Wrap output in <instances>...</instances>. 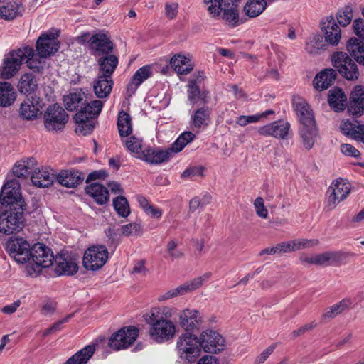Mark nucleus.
<instances>
[{
	"instance_id": "nucleus-24",
	"label": "nucleus",
	"mask_w": 364,
	"mask_h": 364,
	"mask_svg": "<svg viewBox=\"0 0 364 364\" xmlns=\"http://www.w3.org/2000/svg\"><path fill=\"white\" fill-rule=\"evenodd\" d=\"M293 105L302 126H309L315 123L313 112L304 99L299 97H294Z\"/></svg>"
},
{
	"instance_id": "nucleus-47",
	"label": "nucleus",
	"mask_w": 364,
	"mask_h": 364,
	"mask_svg": "<svg viewBox=\"0 0 364 364\" xmlns=\"http://www.w3.org/2000/svg\"><path fill=\"white\" fill-rule=\"evenodd\" d=\"M38 87L35 76L32 73H26L23 75L18 82V90L21 93L31 94Z\"/></svg>"
},
{
	"instance_id": "nucleus-4",
	"label": "nucleus",
	"mask_w": 364,
	"mask_h": 364,
	"mask_svg": "<svg viewBox=\"0 0 364 364\" xmlns=\"http://www.w3.org/2000/svg\"><path fill=\"white\" fill-rule=\"evenodd\" d=\"M332 65L340 75L348 80H356L359 77V71L356 63L343 51H337L331 55Z\"/></svg>"
},
{
	"instance_id": "nucleus-28",
	"label": "nucleus",
	"mask_w": 364,
	"mask_h": 364,
	"mask_svg": "<svg viewBox=\"0 0 364 364\" xmlns=\"http://www.w3.org/2000/svg\"><path fill=\"white\" fill-rule=\"evenodd\" d=\"M85 191L86 194L99 205H104L109 200V191L102 184L96 182L91 183L85 187Z\"/></svg>"
},
{
	"instance_id": "nucleus-12",
	"label": "nucleus",
	"mask_w": 364,
	"mask_h": 364,
	"mask_svg": "<svg viewBox=\"0 0 364 364\" xmlns=\"http://www.w3.org/2000/svg\"><path fill=\"white\" fill-rule=\"evenodd\" d=\"M58 33L57 31H50L42 34L36 43V50L40 58H46L53 55L59 48V42L57 40Z\"/></svg>"
},
{
	"instance_id": "nucleus-54",
	"label": "nucleus",
	"mask_w": 364,
	"mask_h": 364,
	"mask_svg": "<svg viewBox=\"0 0 364 364\" xmlns=\"http://www.w3.org/2000/svg\"><path fill=\"white\" fill-rule=\"evenodd\" d=\"M122 141L131 152L139 154L141 149L142 140L135 136L122 138Z\"/></svg>"
},
{
	"instance_id": "nucleus-33",
	"label": "nucleus",
	"mask_w": 364,
	"mask_h": 364,
	"mask_svg": "<svg viewBox=\"0 0 364 364\" xmlns=\"http://www.w3.org/2000/svg\"><path fill=\"white\" fill-rule=\"evenodd\" d=\"M55 176L46 168L39 169L35 166L31 176V181L35 186L46 188L52 185Z\"/></svg>"
},
{
	"instance_id": "nucleus-63",
	"label": "nucleus",
	"mask_w": 364,
	"mask_h": 364,
	"mask_svg": "<svg viewBox=\"0 0 364 364\" xmlns=\"http://www.w3.org/2000/svg\"><path fill=\"white\" fill-rule=\"evenodd\" d=\"M341 151L346 156H351L354 158H359L360 156V151L353 146L349 144H343L340 147Z\"/></svg>"
},
{
	"instance_id": "nucleus-45",
	"label": "nucleus",
	"mask_w": 364,
	"mask_h": 364,
	"mask_svg": "<svg viewBox=\"0 0 364 364\" xmlns=\"http://www.w3.org/2000/svg\"><path fill=\"white\" fill-rule=\"evenodd\" d=\"M117 128L121 138L127 137L132 132V118L124 111H121L118 114Z\"/></svg>"
},
{
	"instance_id": "nucleus-16",
	"label": "nucleus",
	"mask_w": 364,
	"mask_h": 364,
	"mask_svg": "<svg viewBox=\"0 0 364 364\" xmlns=\"http://www.w3.org/2000/svg\"><path fill=\"white\" fill-rule=\"evenodd\" d=\"M198 340L200 348L205 352L218 353L223 350L224 339L215 331H205L201 333Z\"/></svg>"
},
{
	"instance_id": "nucleus-17",
	"label": "nucleus",
	"mask_w": 364,
	"mask_h": 364,
	"mask_svg": "<svg viewBox=\"0 0 364 364\" xmlns=\"http://www.w3.org/2000/svg\"><path fill=\"white\" fill-rule=\"evenodd\" d=\"M90 48L94 55L105 56L112 53L114 45L105 33L100 32L90 37Z\"/></svg>"
},
{
	"instance_id": "nucleus-3",
	"label": "nucleus",
	"mask_w": 364,
	"mask_h": 364,
	"mask_svg": "<svg viewBox=\"0 0 364 364\" xmlns=\"http://www.w3.org/2000/svg\"><path fill=\"white\" fill-rule=\"evenodd\" d=\"M31 259L33 264L29 263L26 271L29 276H36L42 268L50 267L55 257L50 248L43 244L38 243L33 245L31 251Z\"/></svg>"
},
{
	"instance_id": "nucleus-44",
	"label": "nucleus",
	"mask_w": 364,
	"mask_h": 364,
	"mask_svg": "<svg viewBox=\"0 0 364 364\" xmlns=\"http://www.w3.org/2000/svg\"><path fill=\"white\" fill-rule=\"evenodd\" d=\"M300 135L302 138V143L305 149H311L318 135L317 129L315 123L313 124L302 126L300 128Z\"/></svg>"
},
{
	"instance_id": "nucleus-25",
	"label": "nucleus",
	"mask_w": 364,
	"mask_h": 364,
	"mask_svg": "<svg viewBox=\"0 0 364 364\" xmlns=\"http://www.w3.org/2000/svg\"><path fill=\"white\" fill-rule=\"evenodd\" d=\"M152 75V68L151 65H146L136 71L131 82L127 85V94L129 97L134 95L138 87L148 78Z\"/></svg>"
},
{
	"instance_id": "nucleus-57",
	"label": "nucleus",
	"mask_w": 364,
	"mask_h": 364,
	"mask_svg": "<svg viewBox=\"0 0 364 364\" xmlns=\"http://www.w3.org/2000/svg\"><path fill=\"white\" fill-rule=\"evenodd\" d=\"M188 98L192 104H196L200 95V90L196 84V80H190L188 85Z\"/></svg>"
},
{
	"instance_id": "nucleus-31",
	"label": "nucleus",
	"mask_w": 364,
	"mask_h": 364,
	"mask_svg": "<svg viewBox=\"0 0 364 364\" xmlns=\"http://www.w3.org/2000/svg\"><path fill=\"white\" fill-rule=\"evenodd\" d=\"M81 172L76 170L63 171L56 176L58 182L67 188L77 186L83 181Z\"/></svg>"
},
{
	"instance_id": "nucleus-26",
	"label": "nucleus",
	"mask_w": 364,
	"mask_h": 364,
	"mask_svg": "<svg viewBox=\"0 0 364 364\" xmlns=\"http://www.w3.org/2000/svg\"><path fill=\"white\" fill-rule=\"evenodd\" d=\"M336 77L337 73L334 69H325L315 76L313 80L314 87L318 91L327 90L333 84Z\"/></svg>"
},
{
	"instance_id": "nucleus-32",
	"label": "nucleus",
	"mask_w": 364,
	"mask_h": 364,
	"mask_svg": "<svg viewBox=\"0 0 364 364\" xmlns=\"http://www.w3.org/2000/svg\"><path fill=\"white\" fill-rule=\"evenodd\" d=\"M113 85L114 82L112 78L99 75L94 81V92L98 98H105L109 95Z\"/></svg>"
},
{
	"instance_id": "nucleus-53",
	"label": "nucleus",
	"mask_w": 364,
	"mask_h": 364,
	"mask_svg": "<svg viewBox=\"0 0 364 364\" xmlns=\"http://www.w3.org/2000/svg\"><path fill=\"white\" fill-rule=\"evenodd\" d=\"M28 48L31 50V53L24 60V63L27 64L28 67L31 70H33L35 72L42 71L44 68L45 62L39 59L38 57L34 55V51L31 47L28 46Z\"/></svg>"
},
{
	"instance_id": "nucleus-29",
	"label": "nucleus",
	"mask_w": 364,
	"mask_h": 364,
	"mask_svg": "<svg viewBox=\"0 0 364 364\" xmlns=\"http://www.w3.org/2000/svg\"><path fill=\"white\" fill-rule=\"evenodd\" d=\"M327 46L323 36L313 33L306 38L304 49L308 54L315 56L327 50Z\"/></svg>"
},
{
	"instance_id": "nucleus-41",
	"label": "nucleus",
	"mask_w": 364,
	"mask_h": 364,
	"mask_svg": "<svg viewBox=\"0 0 364 364\" xmlns=\"http://www.w3.org/2000/svg\"><path fill=\"white\" fill-rule=\"evenodd\" d=\"M16 98L14 87L8 82H0V107L11 106Z\"/></svg>"
},
{
	"instance_id": "nucleus-46",
	"label": "nucleus",
	"mask_w": 364,
	"mask_h": 364,
	"mask_svg": "<svg viewBox=\"0 0 364 364\" xmlns=\"http://www.w3.org/2000/svg\"><path fill=\"white\" fill-rule=\"evenodd\" d=\"M265 0H249L244 6L245 14L250 18L260 15L266 9Z\"/></svg>"
},
{
	"instance_id": "nucleus-27",
	"label": "nucleus",
	"mask_w": 364,
	"mask_h": 364,
	"mask_svg": "<svg viewBox=\"0 0 364 364\" xmlns=\"http://www.w3.org/2000/svg\"><path fill=\"white\" fill-rule=\"evenodd\" d=\"M55 262V272L58 276L73 275L78 270L77 263L71 258L65 257V255L56 256Z\"/></svg>"
},
{
	"instance_id": "nucleus-49",
	"label": "nucleus",
	"mask_w": 364,
	"mask_h": 364,
	"mask_svg": "<svg viewBox=\"0 0 364 364\" xmlns=\"http://www.w3.org/2000/svg\"><path fill=\"white\" fill-rule=\"evenodd\" d=\"M291 252L292 251L290 242L289 241L279 243L273 247L264 248L259 252V255L262 256L264 255H281Z\"/></svg>"
},
{
	"instance_id": "nucleus-52",
	"label": "nucleus",
	"mask_w": 364,
	"mask_h": 364,
	"mask_svg": "<svg viewBox=\"0 0 364 364\" xmlns=\"http://www.w3.org/2000/svg\"><path fill=\"white\" fill-rule=\"evenodd\" d=\"M195 138V134L191 132L182 133L172 145V150L174 152L181 151L188 144Z\"/></svg>"
},
{
	"instance_id": "nucleus-50",
	"label": "nucleus",
	"mask_w": 364,
	"mask_h": 364,
	"mask_svg": "<svg viewBox=\"0 0 364 364\" xmlns=\"http://www.w3.org/2000/svg\"><path fill=\"white\" fill-rule=\"evenodd\" d=\"M166 252V255H164V258L171 261L178 259L184 255L183 252L178 248V242L174 240L167 242Z\"/></svg>"
},
{
	"instance_id": "nucleus-55",
	"label": "nucleus",
	"mask_w": 364,
	"mask_h": 364,
	"mask_svg": "<svg viewBox=\"0 0 364 364\" xmlns=\"http://www.w3.org/2000/svg\"><path fill=\"white\" fill-rule=\"evenodd\" d=\"M122 235L126 237L139 236L143 233L141 224L138 223H131L121 228Z\"/></svg>"
},
{
	"instance_id": "nucleus-6",
	"label": "nucleus",
	"mask_w": 364,
	"mask_h": 364,
	"mask_svg": "<svg viewBox=\"0 0 364 364\" xmlns=\"http://www.w3.org/2000/svg\"><path fill=\"white\" fill-rule=\"evenodd\" d=\"M31 53L28 46H25L14 50L9 54L4 60L3 65L0 68V75L3 79H10L20 69L24 60Z\"/></svg>"
},
{
	"instance_id": "nucleus-10",
	"label": "nucleus",
	"mask_w": 364,
	"mask_h": 364,
	"mask_svg": "<svg viewBox=\"0 0 364 364\" xmlns=\"http://www.w3.org/2000/svg\"><path fill=\"white\" fill-rule=\"evenodd\" d=\"M43 118L48 131H61L68 122V115L62 107L55 104L48 106Z\"/></svg>"
},
{
	"instance_id": "nucleus-13",
	"label": "nucleus",
	"mask_w": 364,
	"mask_h": 364,
	"mask_svg": "<svg viewBox=\"0 0 364 364\" xmlns=\"http://www.w3.org/2000/svg\"><path fill=\"white\" fill-rule=\"evenodd\" d=\"M0 200L1 205H22L25 203L21 186L17 181L11 180L4 185L0 193Z\"/></svg>"
},
{
	"instance_id": "nucleus-59",
	"label": "nucleus",
	"mask_w": 364,
	"mask_h": 364,
	"mask_svg": "<svg viewBox=\"0 0 364 364\" xmlns=\"http://www.w3.org/2000/svg\"><path fill=\"white\" fill-rule=\"evenodd\" d=\"M291 245V251H296L300 250L301 248H307L313 246H316L318 244V240L317 239L312 240H294L292 241H289Z\"/></svg>"
},
{
	"instance_id": "nucleus-11",
	"label": "nucleus",
	"mask_w": 364,
	"mask_h": 364,
	"mask_svg": "<svg viewBox=\"0 0 364 364\" xmlns=\"http://www.w3.org/2000/svg\"><path fill=\"white\" fill-rule=\"evenodd\" d=\"M211 272H205L203 276L194 278L193 279L160 295L158 300L159 301H166L173 297L183 295L187 292L194 291L200 287L205 281L208 280L211 277Z\"/></svg>"
},
{
	"instance_id": "nucleus-58",
	"label": "nucleus",
	"mask_w": 364,
	"mask_h": 364,
	"mask_svg": "<svg viewBox=\"0 0 364 364\" xmlns=\"http://www.w3.org/2000/svg\"><path fill=\"white\" fill-rule=\"evenodd\" d=\"M362 95V93H360ZM363 99L360 100L350 99L349 105L348 107V112L353 115H360L364 112V93H363Z\"/></svg>"
},
{
	"instance_id": "nucleus-30",
	"label": "nucleus",
	"mask_w": 364,
	"mask_h": 364,
	"mask_svg": "<svg viewBox=\"0 0 364 364\" xmlns=\"http://www.w3.org/2000/svg\"><path fill=\"white\" fill-rule=\"evenodd\" d=\"M37 161L34 158H27L18 161L12 168L13 174L19 178H27L35 168Z\"/></svg>"
},
{
	"instance_id": "nucleus-61",
	"label": "nucleus",
	"mask_w": 364,
	"mask_h": 364,
	"mask_svg": "<svg viewBox=\"0 0 364 364\" xmlns=\"http://www.w3.org/2000/svg\"><path fill=\"white\" fill-rule=\"evenodd\" d=\"M73 314H68L65 318H63V319H61V320L57 321L56 323H55L50 328L46 329L43 332V336L46 337V336H48V335H50L51 333H55L57 331H60L62 329V328H63V325L65 323H67L73 317Z\"/></svg>"
},
{
	"instance_id": "nucleus-60",
	"label": "nucleus",
	"mask_w": 364,
	"mask_h": 364,
	"mask_svg": "<svg viewBox=\"0 0 364 364\" xmlns=\"http://www.w3.org/2000/svg\"><path fill=\"white\" fill-rule=\"evenodd\" d=\"M75 122L77 124L76 132L80 133L84 136L91 133L95 127L93 119H84L83 122Z\"/></svg>"
},
{
	"instance_id": "nucleus-48",
	"label": "nucleus",
	"mask_w": 364,
	"mask_h": 364,
	"mask_svg": "<svg viewBox=\"0 0 364 364\" xmlns=\"http://www.w3.org/2000/svg\"><path fill=\"white\" fill-rule=\"evenodd\" d=\"M210 118V111L208 107L198 109L192 117L193 124L195 127L200 128L208 125Z\"/></svg>"
},
{
	"instance_id": "nucleus-21",
	"label": "nucleus",
	"mask_w": 364,
	"mask_h": 364,
	"mask_svg": "<svg viewBox=\"0 0 364 364\" xmlns=\"http://www.w3.org/2000/svg\"><path fill=\"white\" fill-rule=\"evenodd\" d=\"M241 0H220L223 11V18L230 26L235 27L239 21V4Z\"/></svg>"
},
{
	"instance_id": "nucleus-51",
	"label": "nucleus",
	"mask_w": 364,
	"mask_h": 364,
	"mask_svg": "<svg viewBox=\"0 0 364 364\" xmlns=\"http://www.w3.org/2000/svg\"><path fill=\"white\" fill-rule=\"evenodd\" d=\"M353 18V8L350 5H346L338 10L336 14V22L338 21L341 26L349 25Z\"/></svg>"
},
{
	"instance_id": "nucleus-62",
	"label": "nucleus",
	"mask_w": 364,
	"mask_h": 364,
	"mask_svg": "<svg viewBox=\"0 0 364 364\" xmlns=\"http://www.w3.org/2000/svg\"><path fill=\"white\" fill-rule=\"evenodd\" d=\"M358 126V124L355 123L351 122L350 121H345L341 123L340 128L343 134L350 136L354 139Z\"/></svg>"
},
{
	"instance_id": "nucleus-38",
	"label": "nucleus",
	"mask_w": 364,
	"mask_h": 364,
	"mask_svg": "<svg viewBox=\"0 0 364 364\" xmlns=\"http://www.w3.org/2000/svg\"><path fill=\"white\" fill-rule=\"evenodd\" d=\"M346 96L343 91L338 87H334L329 91L328 102L330 107L335 111H341L345 109Z\"/></svg>"
},
{
	"instance_id": "nucleus-42",
	"label": "nucleus",
	"mask_w": 364,
	"mask_h": 364,
	"mask_svg": "<svg viewBox=\"0 0 364 364\" xmlns=\"http://www.w3.org/2000/svg\"><path fill=\"white\" fill-rule=\"evenodd\" d=\"M351 305V299L349 298H345L339 302L327 308L322 314V319L326 321L327 319L333 318L345 310L348 309Z\"/></svg>"
},
{
	"instance_id": "nucleus-15",
	"label": "nucleus",
	"mask_w": 364,
	"mask_h": 364,
	"mask_svg": "<svg viewBox=\"0 0 364 364\" xmlns=\"http://www.w3.org/2000/svg\"><path fill=\"white\" fill-rule=\"evenodd\" d=\"M350 191L351 186L347 181L341 178L333 181L326 192L328 202L333 204L341 203L348 196Z\"/></svg>"
},
{
	"instance_id": "nucleus-8",
	"label": "nucleus",
	"mask_w": 364,
	"mask_h": 364,
	"mask_svg": "<svg viewBox=\"0 0 364 364\" xmlns=\"http://www.w3.org/2000/svg\"><path fill=\"white\" fill-rule=\"evenodd\" d=\"M139 332V328L134 326L123 327L112 335L109 346L115 350L126 349L134 343Z\"/></svg>"
},
{
	"instance_id": "nucleus-40",
	"label": "nucleus",
	"mask_w": 364,
	"mask_h": 364,
	"mask_svg": "<svg viewBox=\"0 0 364 364\" xmlns=\"http://www.w3.org/2000/svg\"><path fill=\"white\" fill-rule=\"evenodd\" d=\"M86 95L81 90H76L69 95L64 96L63 102L65 108L68 111L75 110L86 102Z\"/></svg>"
},
{
	"instance_id": "nucleus-56",
	"label": "nucleus",
	"mask_w": 364,
	"mask_h": 364,
	"mask_svg": "<svg viewBox=\"0 0 364 364\" xmlns=\"http://www.w3.org/2000/svg\"><path fill=\"white\" fill-rule=\"evenodd\" d=\"M205 9L213 18L218 17L223 11L220 0H203Z\"/></svg>"
},
{
	"instance_id": "nucleus-39",
	"label": "nucleus",
	"mask_w": 364,
	"mask_h": 364,
	"mask_svg": "<svg viewBox=\"0 0 364 364\" xmlns=\"http://www.w3.org/2000/svg\"><path fill=\"white\" fill-rule=\"evenodd\" d=\"M170 64L174 70L180 75H186L193 69L191 59L182 55H174L171 59Z\"/></svg>"
},
{
	"instance_id": "nucleus-1",
	"label": "nucleus",
	"mask_w": 364,
	"mask_h": 364,
	"mask_svg": "<svg viewBox=\"0 0 364 364\" xmlns=\"http://www.w3.org/2000/svg\"><path fill=\"white\" fill-rule=\"evenodd\" d=\"M177 312L176 308L167 306L156 308L151 312L146 322L150 324L149 336L157 343L172 340L176 332V326L171 320Z\"/></svg>"
},
{
	"instance_id": "nucleus-36",
	"label": "nucleus",
	"mask_w": 364,
	"mask_h": 364,
	"mask_svg": "<svg viewBox=\"0 0 364 364\" xmlns=\"http://www.w3.org/2000/svg\"><path fill=\"white\" fill-rule=\"evenodd\" d=\"M96 350L95 344H90L72 355L65 364H87Z\"/></svg>"
},
{
	"instance_id": "nucleus-7",
	"label": "nucleus",
	"mask_w": 364,
	"mask_h": 364,
	"mask_svg": "<svg viewBox=\"0 0 364 364\" xmlns=\"http://www.w3.org/2000/svg\"><path fill=\"white\" fill-rule=\"evenodd\" d=\"M108 250L105 245H93L84 254L83 265L87 270L97 271L101 269L108 260Z\"/></svg>"
},
{
	"instance_id": "nucleus-22",
	"label": "nucleus",
	"mask_w": 364,
	"mask_h": 364,
	"mask_svg": "<svg viewBox=\"0 0 364 364\" xmlns=\"http://www.w3.org/2000/svg\"><path fill=\"white\" fill-rule=\"evenodd\" d=\"M290 128V124L279 120L261 127L258 132L263 136H271L278 139H286Z\"/></svg>"
},
{
	"instance_id": "nucleus-43",
	"label": "nucleus",
	"mask_w": 364,
	"mask_h": 364,
	"mask_svg": "<svg viewBox=\"0 0 364 364\" xmlns=\"http://www.w3.org/2000/svg\"><path fill=\"white\" fill-rule=\"evenodd\" d=\"M360 42L356 38H350L346 43V50L360 65H364V45Z\"/></svg>"
},
{
	"instance_id": "nucleus-20",
	"label": "nucleus",
	"mask_w": 364,
	"mask_h": 364,
	"mask_svg": "<svg viewBox=\"0 0 364 364\" xmlns=\"http://www.w3.org/2000/svg\"><path fill=\"white\" fill-rule=\"evenodd\" d=\"M41 109L40 98L31 97L26 99L20 104L18 115L23 120H34L37 118Z\"/></svg>"
},
{
	"instance_id": "nucleus-2",
	"label": "nucleus",
	"mask_w": 364,
	"mask_h": 364,
	"mask_svg": "<svg viewBox=\"0 0 364 364\" xmlns=\"http://www.w3.org/2000/svg\"><path fill=\"white\" fill-rule=\"evenodd\" d=\"M5 210H1L0 232L5 235L13 234L22 229L24 223L23 206H4Z\"/></svg>"
},
{
	"instance_id": "nucleus-35",
	"label": "nucleus",
	"mask_w": 364,
	"mask_h": 364,
	"mask_svg": "<svg viewBox=\"0 0 364 364\" xmlns=\"http://www.w3.org/2000/svg\"><path fill=\"white\" fill-rule=\"evenodd\" d=\"M24 7L21 2L10 1L0 8L1 18L10 21L23 15Z\"/></svg>"
},
{
	"instance_id": "nucleus-64",
	"label": "nucleus",
	"mask_w": 364,
	"mask_h": 364,
	"mask_svg": "<svg viewBox=\"0 0 364 364\" xmlns=\"http://www.w3.org/2000/svg\"><path fill=\"white\" fill-rule=\"evenodd\" d=\"M353 29L360 40H364V20L358 18L353 22Z\"/></svg>"
},
{
	"instance_id": "nucleus-5",
	"label": "nucleus",
	"mask_w": 364,
	"mask_h": 364,
	"mask_svg": "<svg viewBox=\"0 0 364 364\" xmlns=\"http://www.w3.org/2000/svg\"><path fill=\"white\" fill-rule=\"evenodd\" d=\"M176 348L179 356L189 362L194 361L200 354L199 340L190 332H186L179 336Z\"/></svg>"
},
{
	"instance_id": "nucleus-14",
	"label": "nucleus",
	"mask_w": 364,
	"mask_h": 364,
	"mask_svg": "<svg viewBox=\"0 0 364 364\" xmlns=\"http://www.w3.org/2000/svg\"><path fill=\"white\" fill-rule=\"evenodd\" d=\"M321 29L327 45L337 46L339 44L342 36L341 29L333 16L323 18L321 22Z\"/></svg>"
},
{
	"instance_id": "nucleus-37",
	"label": "nucleus",
	"mask_w": 364,
	"mask_h": 364,
	"mask_svg": "<svg viewBox=\"0 0 364 364\" xmlns=\"http://www.w3.org/2000/svg\"><path fill=\"white\" fill-rule=\"evenodd\" d=\"M170 153L159 149H148L143 151L142 159L151 164H159L168 160Z\"/></svg>"
},
{
	"instance_id": "nucleus-19",
	"label": "nucleus",
	"mask_w": 364,
	"mask_h": 364,
	"mask_svg": "<svg viewBox=\"0 0 364 364\" xmlns=\"http://www.w3.org/2000/svg\"><path fill=\"white\" fill-rule=\"evenodd\" d=\"M315 265L328 266L332 264L345 263L350 257H355L352 252H325L321 254L314 255Z\"/></svg>"
},
{
	"instance_id": "nucleus-9",
	"label": "nucleus",
	"mask_w": 364,
	"mask_h": 364,
	"mask_svg": "<svg viewBox=\"0 0 364 364\" xmlns=\"http://www.w3.org/2000/svg\"><path fill=\"white\" fill-rule=\"evenodd\" d=\"M6 249L11 257L19 264H26L31 259V245L22 237H11L6 242Z\"/></svg>"
},
{
	"instance_id": "nucleus-34",
	"label": "nucleus",
	"mask_w": 364,
	"mask_h": 364,
	"mask_svg": "<svg viewBox=\"0 0 364 364\" xmlns=\"http://www.w3.org/2000/svg\"><path fill=\"white\" fill-rule=\"evenodd\" d=\"M118 58L115 55H107L98 60L100 75L112 78V74L118 65Z\"/></svg>"
},
{
	"instance_id": "nucleus-23",
	"label": "nucleus",
	"mask_w": 364,
	"mask_h": 364,
	"mask_svg": "<svg viewBox=\"0 0 364 364\" xmlns=\"http://www.w3.org/2000/svg\"><path fill=\"white\" fill-rule=\"evenodd\" d=\"M102 107L103 102L99 100H95L90 102L86 100L79 112L75 114L74 119L78 122H83L84 119H94L100 114Z\"/></svg>"
},
{
	"instance_id": "nucleus-18",
	"label": "nucleus",
	"mask_w": 364,
	"mask_h": 364,
	"mask_svg": "<svg viewBox=\"0 0 364 364\" xmlns=\"http://www.w3.org/2000/svg\"><path fill=\"white\" fill-rule=\"evenodd\" d=\"M179 325L186 332L198 329L203 322L201 314L196 309L186 308L178 313Z\"/></svg>"
}]
</instances>
